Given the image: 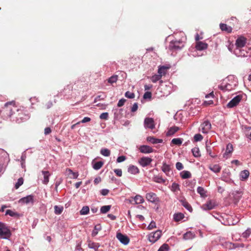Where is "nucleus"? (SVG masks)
<instances>
[{
  "label": "nucleus",
  "instance_id": "1",
  "mask_svg": "<svg viewBox=\"0 0 251 251\" xmlns=\"http://www.w3.org/2000/svg\"><path fill=\"white\" fill-rule=\"evenodd\" d=\"M15 110H16L15 102L14 101L7 102L5 103L0 110V116L4 120H7L13 115Z\"/></svg>",
  "mask_w": 251,
  "mask_h": 251
},
{
  "label": "nucleus",
  "instance_id": "2",
  "mask_svg": "<svg viewBox=\"0 0 251 251\" xmlns=\"http://www.w3.org/2000/svg\"><path fill=\"white\" fill-rule=\"evenodd\" d=\"M184 38L183 32H180L175 34L174 35V49H180L184 47L183 39Z\"/></svg>",
  "mask_w": 251,
  "mask_h": 251
},
{
  "label": "nucleus",
  "instance_id": "3",
  "mask_svg": "<svg viewBox=\"0 0 251 251\" xmlns=\"http://www.w3.org/2000/svg\"><path fill=\"white\" fill-rule=\"evenodd\" d=\"M11 235V231L6 225L0 222V238L7 239L10 238Z\"/></svg>",
  "mask_w": 251,
  "mask_h": 251
},
{
  "label": "nucleus",
  "instance_id": "4",
  "mask_svg": "<svg viewBox=\"0 0 251 251\" xmlns=\"http://www.w3.org/2000/svg\"><path fill=\"white\" fill-rule=\"evenodd\" d=\"M162 232L160 230H158L154 232L151 233L148 236V239L151 243H155L161 237Z\"/></svg>",
  "mask_w": 251,
  "mask_h": 251
},
{
  "label": "nucleus",
  "instance_id": "5",
  "mask_svg": "<svg viewBox=\"0 0 251 251\" xmlns=\"http://www.w3.org/2000/svg\"><path fill=\"white\" fill-rule=\"evenodd\" d=\"M247 43V39L244 36H239L235 42L236 49V50L244 47Z\"/></svg>",
  "mask_w": 251,
  "mask_h": 251
},
{
  "label": "nucleus",
  "instance_id": "6",
  "mask_svg": "<svg viewBox=\"0 0 251 251\" xmlns=\"http://www.w3.org/2000/svg\"><path fill=\"white\" fill-rule=\"evenodd\" d=\"M242 98V95H238L233 98L227 104V107L233 108L237 106Z\"/></svg>",
  "mask_w": 251,
  "mask_h": 251
},
{
  "label": "nucleus",
  "instance_id": "7",
  "mask_svg": "<svg viewBox=\"0 0 251 251\" xmlns=\"http://www.w3.org/2000/svg\"><path fill=\"white\" fill-rule=\"evenodd\" d=\"M146 198L148 201L155 204H157L159 201V199L156 194L153 192L147 193L146 195Z\"/></svg>",
  "mask_w": 251,
  "mask_h": 251
},
{
  "label": "nucleus",
  "instance_id": "8",
  "mask_svg": "<svg viewBox=\"0 0 251 251\" xmlns=\"http://www.w3.org/2000/svg\"><path fill=\"white\" fill-rule=\"evenodd\" d=\"M200 130L203 133H207L211 128V125L209 121H205L201 125Z\"/></svg>",
  "mask_w": 251,
  "mask_h": 251
},
{
  "label": "nucleus",
  "instance_id": "9",
  "mask_svg": "<svg viewBox=\"0 0 251 251\" xmlns=\"http://www.w3.org/2000/svg\"><path fill=\"white\" fill-rule=\"evenodd\" d=\"M116 237L121 243L125 245H127L129 242V238L126 235H124L121 232L117 233Z\"/></svg>",
  "mask_w": 251,
  "mask_h": 251
},
{
  "label": "nucleus",
  "instance_id": "10",
  "mask_svg": "<svg viewBox=\"0 0 251 251\" xmlns=\"http://www.w3.org/2000/svg\"><path fill=\"white\" fill-rule=\"evenodd\" d=\"M144 126L145 128L153 129L155 128L154 121L152 118H146L144 120Z\"/></svg>",
  "mask_w": 251,
  "mask_h": 251
},
{
  "label": "nucleus",
  "instance_id": "11",
  "mask_svg": "<svg viewBox=\"0 0 251 251\" xmlns=\"http://www.w3.org/2000/svg\"><path fill=\"white\" fill-rule=\"evenodd\" d=\"M216 205V202L214 201L209 200L203 204L201 207L203 210H209L214 208Z\"/></svg>",
  "mask_w": 251,
  "mask_h": 251
},
{
  "label": "nucleus",
  "instance_id": "12",
  "mask_svg": "<svg viewBox=\"0 0 251 251\" xmlns=\"http://www.w3.org/2000/svg\"><path fill=\"white\" fill-rule=\"evenodd\" d=\"M178 201L181 203V204L189 211L192 212L193 211V208L191 205L187 202L184 197H180L178 198Z\"/></svg>",
  "mask_w": 251,
  "mask_h": 251
},
{
  "label": "nucleus",
  "instance_id": "13",
  "mask_svg": "<svg viewBox=\"0 0 251 251\" xmlns=\"http://www.w3.org/2000/svg\"><path fill=\"white\" fill-rule=\"evenodd\" d=\"M151 161V158L148 157H143L138 160L139 163L143 167L149 165Z\"/></svg>",
  "mask_w": 251,
  "mask_h": 251
},
{
  "label": "nucleus",
  "instance_id": "14",
  "mask_svg": "<svg viewBox=\"0 0 251 251\" xmlns=\"http://www.w3.org/2000/svg\"><path fill=\"white\" fill-rule=\"evenodd\" d=\"M233 150V146L231 143H228L226 145V152L223 155L224 158H227L230 156L231 153Z\"/></svg>",
  "mask_w": 251,
  "mask_h": 251
},
{
  "label": "nucleus",
  "instance_id": "15",
  "mask_svg": "<svg viewBox=\"0 0 251 251\" xmlns=\"http://www.w3.org/2000/svg\"><path fill=\"white\" fill-rule=\"evenodd\" d=\"M140 151L143 153H149L153 152V149L147 145H142L139 148Z\"/></svg>",
  "mask_w": 251,
  "mask_h": 251
},
{
  "label": "nucleus",
  "instance_id": "16",
  "mask_svg": "<svg viewBox=\"0 0 251 251\" xmlns=\"http://www.w3.org/2000/svg\"><path fill=\"white\" fill-rule=\"evenodd\" d=\"M195 47L197 50H202L206 49L208 47V45L205 43L198 41L196 43Z\"/></svg>",
  "mask_w": 251,
  "mask_h": 251
},
{
  "label": "nucleus",
  "instance_id": "17",
  "mask_svg": "<svg viewBox=\"0 0 251 251\" xmlns=\"http://www.w3.org/2000/svg\"><path fill=\"white\" fill-rule=\"evenodd\" d=\"M220 27L222 31H224L228 33L232 32V28L231 26H228L227 25L225 24H221Z\"/></svg>",
  "mask_w": 251,
  "mask_h": 251
},
{
  "label": "nucleus",
  "instance_id": "18",
  "mask_svg": "<svg viewBox=\"0 0 251 251\" xmlns=\"http://www.w3.org/2000/svg\"><path fill=\"white\" fill-rule=\"evenodd\" d=\"M42 173L44 176L43 183L45 184H47L49 181V176H50V174L49 171H42Z\"/></svg>",
  "mask_w": 251,
  "mask_h": 251
},
{
  "label": "nucleus",
  "instance_id": "19",
  "mask_svg": "<svg viewBox=\"0 0 251 251\" xmlns=\"http://www.w3.org/2000/svg\"><path fill=\"white\" fill-rule=\"evenodd\" d=\"M88 246L89 248L93 249L95 251H97L100 247V245L99 243H95L89 240L88 241Z\"/></svg>",
  "mask_w": 251,
  "mask_h": 251
},
{
  "label": "nucleus",
  "instance_id": "20",
  "mask_svg": "<svg viewBox=\"0 0 251 251\" xmlns=\"http://www.w3.org/2000/svg\"><path fill=\"white\" fill-rule=\"evenodd\" d=\"M180 176L182 179H187L191 177V174L189 171H183L180 173Z\"/></svg>",
  "mask_w": 251,
  "mask_h": 251
},
{
  "label": "nucleus",
  "instance_id": "21",
  "mask_svg": "<svg viewBox=\"0 0 251 251\" xmlns=\"http://www.w3.org/2000/svg\"><path fill=\"white\" fill-rule=\"evenodd\" d=\"M134 201L135 204H140L144 202V199L141 195H137L134 198Z\"/></svg>",
  "mask_w": 251,
  "mask_h": 251
},
{
  "label": "nucleus",
  "instance_id": "22",
  "mask_svg": "<svg viewBox=\"0 0 251 251\" xmlns=\"http://www.w3.org/2000/svg\"><path fill=\"white\" fill-rule=\"evenodd\" d=\"M147 140L148 142H151L153 144L162 143L163 142V140L162 139H156V138H155L153 137H151V136L148 137L147 138Z\"/></svg>",
  "mask_w": 251,
  "mask_h": 251
},
{
  "label": "nucleus",
  "instance_id": "23",
  "mask_svg": "<svg viewBox=\"0 0 251 251\" xmlns=\"http://www.w3.org/2000/svg\"><path fill=\"white\" fill-rule=\"evenodd\" d=\"M128 172L130 174L135 175L138 174L139 172V170L136 166L132 165L129 167L128 169Z\"/></svg>",
  "mask_w": 251,
  "mask_h": 251
},
{
  "label": "nucleus",
  "instance_id": "24",
  "mask_svg": "<svg viewBox=\"0 0 251 251\" xmlns=\"http://www.w3.org/2000/svg\"><path fill=\"white\" fill-rule=\"evenodd\" d=\"M184 218V215L182 213H177L174 215V220L176 222H179Z\"/></svg>",
  "mask_w": 251,
  "mask_h": 251
},
{
  "label": "nucleus",
  "instance_id": "25",
  "mask_svg": "<svg viewBox=\"0 0 251 251\" xmlns=\"http://www.w3.org/2000/svg\"><path fill=\"white\" fill-rule=\"evenodd\" d=\"M249 175H250V173H249V171L248 170H245L242 171L240 173V177L241 178V180H244L247 179L249 176Z\"/></svg>",
  "mask_w": 251,
  "mask_h": 251
},
{
  "label": "nucleus",
  "instance_id": "26",
  "mask_svg": "<svg viewBox=\"0 0 251 251\" xmlns=\"http://www.w3.org/2000/svg\"><path fill=\"white\" fill-rule=\"evenodd\" d=\"M20 201L22 202H23L24 203H28L30 202H33V196L31 195L27 196L25 197L22 198L20 200Z\"/></svg>",
  "mask_w": 251,
  "mask_h": 251
},
{
  "label": "nucleus",
  "instance_id": "27",
  "mask_svg": "<svg viewBox=\"0 0 251 251\" xmlns=\"http://www.w3.org/2000/svg\"><path fill=\"white\" fill-rule=\"evenodd\" d=\"M195 237V234L191 231L187 232L183 235V238L185 240H189L193 239Z\"/></svg>",
  "mask_w": 251,
  "mask_h": 251
},
{
  "label": "nucleus",
  "instance_id": "28",
  "mask_svg": "<svg viewBox=\"0 0 251 251\" xmlns=\"http://www.w3.org/2000/svg\"><path fill=\"white\" fill-rule=\"evenodd\" d=\"M197 192L201 195V197H206V191L205 189L202 187H198L197 188Z\"/></svg>",
  "mask_w": 251,
  "mask_h": 251
},
{
  "label": "nucleus",
  "instance_id": "29",
  "mask_svg": "<svg viewBox=\"0 0 251 251\" xmlns=\"http://www.w3.org/2000/svg\"><path fill=\"white\" fill-rule=\"evenodd\" d=\"M153 180L157 183H165L166 180L164 179L161 176L159 175L154 176Z\"/></svg>",
  "mask_w": 251,
  "mask_h": 251
},
{
  "label": "nucleus",
  "instance_id": "30",
  "mask_svg": "<svg viewBox=\"0 0 251 251\" xmlns=\"http://www.w3.org/2000/svg\"><path fill=\"white\" fill-rule=\"evenodd\" d=\"M209 169L215 173H219L221 171V167L218 164L210 165Z\"/></svg>",
  "mask_w": 251,
  "mask_h": 251
},
{
  "label": "nucleus",
  "instance_id": "31",
  "mask_svg": "<svg viewBox=\"0 0 251 251\" xmlns=\"http://www.w3.org/2000/svg\"><path fill=\"white\" fill-rule=\"evenodd\" d=\"M162 170L166 175H168L169 172L171 170V168L169 165H167L166 163H164L162 167Z\"/></svg>",
  "mask_w": 251,
  "mask_h": 251
},
{
  "label": "nucleus",
  "instance_id": "32",
  "mask_svg": "<svg viewBox=\"0 0 251 251\" xmlns=\"http://www.w3.org/2000/svg\"><path fill=\"white\" fill-rule=\"evenodd\" d=\"M101 229V226L100 225L95 226L94 229L92 232V236L93 237L96 236L98 234L99 231H100Z\"/></svg>",
  "mask_w": 251,
  "mask_h": 251
},
{
  "label": "nucleus",
  "instance_id": "33",
  "mask_svg": "<svg viewBox=\"0 0 251 251\" xmlns=\"http://www.w3.org/2000/svg\"><path fill=\"white\" fill-rule=\"evenodd\" d=\"M54 213L56 215L60 214L63 210V207L62 206L55 205L54 206Z\"/></svg>",
  "mask_w": 251,
  "mask_h": 251
},
{
  "label": "nucleus",
  "instance_id": "34",
  "mask_svg": "<svg viewBox=\"0 0 251 251\" xmlns=\"http://www.w3.org/2000/svg\"><path fill=\"white\" fill-rule=\"evenodd\" d=\"M167 69H168V68L166 67L165 66H162V67H160L158 70V74L159 75H161V76L162 77V75H164L166 74V71H167Z\"/></svg>",
  "mask_w": 251,
  "mask_h": 251
},
{
  "label": "nucleus",
  "instance_id": "35",
  "mask_svg": "<svg viewBox=\"0 0 251 251\" xmlns=\"http://www.w3.org/2000/svg\"><path fill=\"white\" fill-rule=\"evenodd\" d=\"M242 236L245 239L250 238L251 236V229L248 228L242 234Z\"/></svg>",
  "mask_w": 251,
  "mask_h": 251
},
{
  "label": "nucleus",
  "instance_id": "36",
  "mask_svg": "<svg viewBox=\"0 0 251 251\" xmlns=\"http://www.w3.org/2000/svg\"><path fill=\"white\" fill-rule=\"evenodd\" d=\"M100 153L104 156H109L110 155V151L107 149H102L100 150Z\"/></svg>",
  "mask_w": 251,
  "mask_h": 251
},
{
  "label": "nucleus",
  "instance_id": "37",
  "mask_svg": "<svg viewBox=\"0 0 251 251\" xmlns=\"http://www.w3.org/2000/svg\"><path fill=\"white\" fill-rule=\"evenodd\" d=\"M103 164V163L102 161L97 162L93 165V168L96 170H99L102 167Z\"/></svg>",
  "mask_w": 251,
  "mask_h": 251
},
{
  "label": "nucleus",
  "instance_id": "38",
  "mask_svg": "<svg viewBox=\"0 0 251 251\" xmlns=\"http://www.w3.org/2000/svg\"><path fill=\"white\" fill-rule=\"evenodd\" d=\"M5 215H9L11 217H18L19 215L18 213L14 212L10 209L6 211Z\"/></svg>",
  "mask_w": 251,
  "mask_h": 251
},
{
  "label": "nucleus",
  "instance_id": "39",
  "mask_svg": "<svg viewBox=\"0 0 251 251\" xmlns=\"http://www.w3.org/2000/svg\"><path fill=\"white\" fill-rule=\"evenodd\" d=\"M118 80V75H113L110 77H109L108 79V82L112 84L113 83L116 82Z\"/></svg>",
  "mask_w": 251,
  "mask_h": 251
},
{
  "label": "nucleus",
  "instance_id": "40",
  "mask_svg": "<svg viewBox=\"0 0 251 251\" xmlns=\"http://www.w3.org/2000/svg\"><path fill=\"white\" fill-rule=\"evenodd\" d=\"M111 208V205H104L101 207L100 212L102 213H106L109 211Z\"/></svg>",
  "mask_w": 251,
  "mask_h": 251
},
{
  "label": "nucleus",
  "instance_id": "41",
  "mask_svg": "<svg viewBox=\"0 0 251 251\" xmlns=\"http://www.w3.org/2000/svg\"><path fill=\"white\" fill-rule=\"evenodd\" d=\"M89 212V208L87 206H83L80 211L81 215H86Z\"/></svg>",
  "mask_w": 251,
  "mask_h": 251
},
{
  "label": "nucleus",
  "instance_id": "42",
  "mask_svg": "<svg viewBox=\"0 0 251 251\" xmlns=\"http://www.w3.org/2000/svg\"><path fill=\"white\" fill-rule=\"evenodd\" d=\"M192 152L195 157H199L201 156L199 149L198 148H194L192 149Z\"/></svg>",
  "mask_w": 251,
  "mask_h": 251
},
{
  "label": "nucleus",
  "instance_id": "43",
  "mask_svg": "<svg viewBox=\"0 0 251 251\" xmlns=\"http://www.w3.org/2000/svg\"><path fill=\"white\" fill-rule=\"evenodd\" d=\"M161 77H162L161 75H159V74L155 75L151 77V80L152 82L155 83L157 81L159 80L161 78Z\"/></svg>",
  "mask_w": 251,
  "mask_h": 251
},
{
  "label": "nucleus",
  "instance_id": "44",
  "mask_svg": "<svg viewBox=\"0 0 251 251\" xmlns=\"http://www.w3.org/2000/svg\"><path fill=\"white\" fill-rule=\"evenodd\" d=\"M169 249V245L167 244H164L160 247L158 251H168Z\"/></svg>",
  "mask_w": 251,
  "mask_h": 251
},
{
  "label": "nucleus",
  "instance_id": "45",
  "mask_svg": "<svg viewBox=\"0 0 251 251\" xmlns=\"http://www.w3.org/2000/svg\"><path fill=\"white\" fill-rule=\"evenodd\" d=\"M235 53L236 55H237L238 56H245L246 55V53H247V52H245L244 50L242 51L240 50V49H239L237 50H235Z\"/></svg>",
  "mask_w": 251,
  "mask_h": 251
},
{
  "label": "nucleus",
  "instance_id": "46",
  "mask_svg": "<svg viewBox=\"0 0 251 251\" xmlns=\"http://www.w3.org/2000/svg\"><path fill=\"white\" fill-rule=\"evenodd\" d=\"M24 182V179L22 177H20L18 179L17 182L15 184V188L17 189L20 186H21Z\"/></svg>",
  "mask_w": 251,
  "mask_h": 251
},
{
  "label": "nucleus",
  "instance_id": "47",
  "mask_svg": "<svg viewBox=\"0 0 251 251\" xmlns=\"http://www.w3.org/2000/svg\"><path fill=\"white\" fill-rule=\"evenodd\" d=\"M183 139L182 138H174V145H176L177 146H180L183 142Z\"/></svg>",
  "mask_w": 251,
  "mask_h": 251
},
{
  "label": "nucleus",
  "instance_id": "48",
  "mask_svg": "<svg viewBox=\"0 0 251 251\" xmlns=\"http://www.w3.org/2000/svg\"><path fill=\"white\" fill-rule=\"evenodd\" d=\"M125 96L129 99H133L135 97V95L133 93L127 91L125 93Z\"/></svg>",
  "mask_w": 251,
  "mask_h": 251
},
{
  "label": "nucleus",
  "instance_id": "49",
  "mask_svg": "<svg viewBox=\"0 0 251 251\" xmlns=\"http://www.w3.org/2000/svg\"><path fill=\"white\" fill-rule=\"evenodd\" d=\"M194 138L195 141H196V142H198V141H201L203 137L200 134H196L195 135Z\"/></svg>",
  "mask_w": 251,
  "mask_h": 251
},
{
  "label": "nucleus",
  "instance_id": "50",
  "mask_svg": "<svg viewBox=\"0 0 251 251\" xmlns=\"http://www.w3.org/2000/svg\"><path fill=\"white\" fill-rule=\"evenodd\" d=\"M100 118L102 120H107L108 118V114L107 112L102 113L100 114Z\"/></svg>",
  "mask_w": 251,
  "mask_h": 251
},
{
  "label": "nucleus",
  "instance_id": "51",
  "mask_svg": "<svg viewBox=\"0 0 251 251\" xmlns=\"http://www.w3.org/2000/svg\"><path fill=\"white\" fill-rule=\"evenodd\" d=\"M176 167L177 170L180 171L183 169L184 166L181 162H178L176 164Z\"/></svg>",
  "mask_w": 251,
  "mask_h": 251
},
{
  "label": "nucleus",
  "instance_id": "52",
  "mask_svg": "<svg viewBox=\"0 0 251 251\" xmlns=\"http://www.w3.org/2000/svg\"><path fill=\"white\" fill-rule=\"evenodd\" d=\"M68 171L73 176L72 177L73 178H75V179H76L77 178L78 176V173H75V172H74L72 171V170H71V169H68Z\"/></svg>",
  "mask_w": 251,
  "mask_h": 251
},
{
  "label": "nucleus",
  "instance_id": "53",
  "mask_svg": "<svg viewBox=\"0 0 251 251\" xmlns=\"http://www.w3.org/2000/svg\"><path fill=\"white\" fill-rule=\"evenodd\" d=\"M228 86H230V85H219L218 88L222 90L226 91L229 90Z\"/></svg>",
  "mask_w": 251,
  "mask_h": 251
},
{
  "label": "nucleus",
  "instance_id": "54",
  "mask_svg": "<svg viewBox=\"0 0 251 251\" xmlns=\"http://www.w3.org/2000/svg\"><path fill=\"white\" fill-rule=\"evenodd\" d=\"M151 95H152L151 93V92L148 91V92H146V93H145L143 98L145 99H151Z\"/></svg>",
  "mask_w": 251,
  "mask_h": 251
},
{
  "label": "nucleus",
  "instance_id": "55",
  "mask_svg": "<svg viewBox=\"0 0 251 251\" xmlns=\"http://www.w3.org/2000/svg\"><path fill=\"white\" fill-rule=\"evenodd\" d=\"M155 227H156V224L154 221H151L148 226V228L149 230L152 229V228Z\"/></svg>",
  "mask_w": 251,
  "mask_h": 251
},
{
  "label": "nucleus",
  "instance_id": "56",
  "mask_svg": "<svg viewBox=\"0 0 251 251\" xmlns=\"http://www.w3.org/2000/svg\"><path fill=\"white\" fill-rule=\"evenodd\" d=\"M126 100L124 99H122L118 101V103L117 104V106L118 107H121L125 104V102H126Z\"/></svg>",
  "mask_w": 251,
  "mask_h": 251
},
{
  "label": "nucleus",
  "instance_id": "57",
  "mask_svg": "<svg viewBox=\"0 0 251 251\" xmlns=\"http://www.w3.org/2000/svg\"><path fill=\"white\" fill-rule=\"evenodd\" d=\"M126 159V157L125 156L122 155L118 157L117 159V162L118 163H120L123 161H124Z\"/></svg>",
  "mask_w": 251,
  "mask_h": 251
},
{
  "label": "nucleus",
  "instance_id": "58",
  "mask_svg": "<svg viewBox=\"0 0 251 251\" xmlns=\"http://www.w3.org/2000/svg\"><path fill=\"white\" fill-rule=\"evenodd\" d=\"M115 173L118 176H121L122 175V171L121 169H117L114 170Z\"/></svg>",
  "mask_w": 251,
  "mask_h": 251
},
{
  "label": "nucleus",
  "instance_id": "59",
  "mask_svg": "<svg viewBox=\"0 0 251 251\" xmlns=\"http://www.w3.org/2000/svg\"><path fill=\"white\" fill-rule=\"evenodd\" d=\"M109 190L108 189H102L100 191V194L102 195V196H106L108 195V194L109 193Z\"/></svg>",
  "mask_w": 251,
  "mask_h": 251
},
{
  "label": "nucleus",
  "instance_id": "60",
  "mask_svg": "<svg viewBox=\"0 0 251 251\" xmlns=\"http://www.w3.org/2000/svg\"><path fill=\"white\" fill-rule=\"evenodd\" d=\"M138 109V104L137 103H134L131 107V112H135Z\"/></svg>",
  "mask_w": 251,
  "mask_h": 251
},
{
  "label": "nucleus",
  "instance_id": "61",
  "mask_svg": "<svg viewBox=\"0 0 251 251\" xmlns=\"http://www.w3.org/2000/svg\"><path fill=\"white\" fill-rule=\"evenodd\" d=\"M91 121V119L89 117H84L81 121H79L80 123H85L86 122H89Z\"/></svg>",
  "mask_w": 251,
  "mask_h": 251
},
{
  "label": "nucleus",
  "instance_id": "62",
  "mask_svg": "<svg viewBox=\"0 0 251 251\" xmlns=\"http://www.w3.org/2000/svg\"><path fill=\"white\" fill-rule=\"evenodd\" d=\"M172 135H173V127H171L166 133L167 136H170Z\"/></svg>",
  "mask_w": 251,
  "mask_h": 251
},
{
  "label": "nucleus",
  "instance_id": "63",
  "mask_svg": "<svg viewBox=\"0 0 251 251\" xmlns=\"http://www.w3.org/2000/svg\"><path fill=\"white\" fill-rule=\"evenodd\" d=\"M51 132V130L50 127H46L44 130V133L45 135L50 134Z\"/></svg>",
  "mask_w": 251,
  "mask_h": 251
},
{
  "label": "nucleus",
  "instance_id": "64",
  "mask_svg": "<svg viewBox=\"0 0 251 251\" xmlns=\"http://www.w3.org/2000/svg\"><path fill=\"white\" fill-rule=\"evenodd\" d=\"M177 190H179V186L177 184L174 183V192Z\"/></svg>",
  "mask_w": 251,
  "mask_h": 251
}]
</instances>
